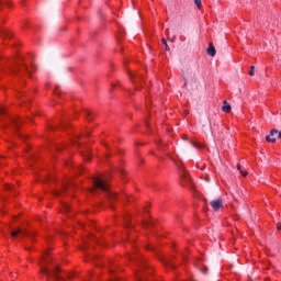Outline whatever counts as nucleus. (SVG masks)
Wrapping results in <instances>:
<instances>
[{"label":"nucleus","mask_w":281,"mask_h":281,"mask_svg":"<svg viewBox=\"0 0 281 281\" xmlns=\"http://www.w3.org/2000/svg\"><path fill=\"white\" fill-rule=\"evenodd\" d=\"M158 146L159 148H162L164 150H166V143H160Z\"/></svg>","instance_id":"obj_18"},{"label":"nucleus","mask_w":281,"mask_h":281,"mask_svg":"<svg viewBox=\"0 0 281 281\" xmlns=\"http://www.w3.org/2000/svg\"><path fill=\"white\" fill-rule=\"evenodd\" d=\"M240 175L244 176V177H247V171H240Z\"/></svg>","instance_id":"obj_22"},{"label":"nucleus","mask_w":281,"mask_h":281,"mask_svg":"<svg viewBox=\"0 0 281 281\" xmlns=\"http://www.w3.org/2000/svg\"><path fill=\"white\" fill-rule=\"evenodd\" d=\"M165 49H166L167 52H170V47L168 46V44H165Z\"/></svg>","instance_id":"obj_21"},{"label":"nucleus","mask_w":281,"mask_h":281,"mask_svg":"<svg viewBox=\"0 0 281 281\" xmlns=\"http://www.w3.org/2000/svg\"><path fill=\"white\" fill-rule=\"evenodd\" d=\"M14 126H19V121H14Z\"/></svg>","instance_id":"obj_26"},{"label":"nucleus","mask_w":281,"mask_h":281,"mask_svg":"<svg viewBox=\"0 0 281 281\" xmlns=\"http://www.w3.org/2000/svg\"><path fill=\"white\" fill-rule=\"evenodd\" d=\"M128 76H130V80H132V83L134 85L135 89L138 88V85H139V81L142 80V75L135 72H131V71H127Z\"/></svg>","instance_id":"obj_5"},{"label":"nucleus","mask_w":281,"mask_h":281,"mask_svg":"<svg viewBox=\"0 0 281 281\" xmlns=\"http://www.w3.org/2000/svg\"><path fill=\"white\" fill-rule=\"evenodd\" d=\"M8 67L12 74H25L30 76L32 71H36V66L32 65L31 68H27V65L23 64V59H12L8 63Z\"/></svg>","instance_id":"obj_3"},{"label":"nucleus","mask_w":281,"mask_h":281,"mask_svg":"<svg viewBox=\"0 0 281 281\" xmlns=\"http://www.w3.org/2000/svg\"><path fill=\"white\" fill-rule=\"evenodd\" d=\"M161 41H162V44H164V45H167V44H168V42L166 41V38H162Z\"/></svg>","instance_id":"obj_23"},{"label":"nucleus","mask_w":281,"mask_h":281,"mask_svg":"<svg viewBox=\"0 0 281 281\" xmlns=\"http://www.w3.org/2000/svg\"><path fill=\"white\" fill-rule=\"evenodd\" d=\"M150 224H147V227L149 226Z\"/></svg>","instance_id":"obj_30"},{"label":"nucleus","mask_w":281,"mask_h":281,"mask_svg":"<svg viewBox=\"0 0 281 281\" xmlns=\"http://www.w3.org/2000/svg\"><path fill=\"white\" fill-rule=\"evenodd\" d=\"M178 170L180 172V178L184 179V181H187V183H190V177H188V173L186 171H183V169H181V167L178 166Z\"/></svg>","instance_id":"obj_7"},{"label":"nucleus","mask_w":281,"mask_h":281,"mask_svg":"<svg viewBox=\"0 0 281 281\" xmlns=\"http://www.w3.org/2000/svg\"><path fill=\"white\" fill-rule=\"evenodd\" d=\"M145 124H146L147 128H149L150 124H148V121H146Z\"/></svg>","instance_id":"obj_27"},{"label":"nucleus","mask_w":281,"mask_h":281,"mask_svg":"<svg viewBox=\"0 0 281 281\" xmlns=\"http://www.w3.org/2000/svg\"><path fill=\"white\" fill-rule=\"evenodd\" d=\"M3 3H4L8 8H12V2H10V0H0V8L3 5Z\"/></svg>","instance_id":"obj_12"},{"label":"nucleus","mask_w":281,"mask_h":281,"mask_svg":"<svg viewBox=\"0 0 281 281\" xmlns=\"http://www.w3.org/2000/svg\"><path fill=\"white\" fill-rule=\"evenodd\" d=\"M106 181H109V178L104 176L94 177L91 193L94 194L97 190H102L103 192H105V196L106 199H109V201L117 200V194L113 193L111 189H109V184L106 183Z\"/></svg>","instance_id":"obj_2"},{"label":"nucleus","mask_w":281,"mask_h":281,"mask_svg":"<svg viewBox=\"0 0 281 281\" xmlns=\"http://www.w3.org/2000/svg\"><path fill=\"white\" fill-rule=\"evenodd\" d=\"M277 229L280 232L281 231V224L277 225Z\"/></svg>","instance_id":"obj_25"},{"label":"nucleus","mask_w":281,"mask_h":281,"mask_svg":"<svg viewBox=\"0 0 281 281\" xmlns=\"http://www.w3.org/2000/svg\"><path fill=\"white\" fill-rule=\"evenodd\" d=\"M248 76H256V67L255 66H250V69L248 71Z\"/></svg>","instance_id":"obj_14"},{"label":"nucleus","mask_w":281,"mask_h":281,"mask_svg":"<svg viewBox=\"0 0 281 281\" xmlns=\"http://www.w3.org/2000/svg\"><path fill=\"white\" fill-rule=\"evenodd\" d=\"M71 206L67 203L63 204V212H65L66 214H68V212H70Z\"/></svg>","instance_id":"obj_13"},{"label":"nucleus","mask_w":281,"mask_h":281,"mask_svg":"<svg viewBox=\"0 0 281 281\" xmlns=\"http://www.w3.org/2000/svg\"><path fill=\"white\" fill-rule=\"evenodd\" d=\"M207 54L209 56H212V57L216 56V48L214 47V44L209 45Z\"/></svg>","instance_id":"obj_10"},{"label":"nucleus","mask_w":281,"mask_h":281,"mask_svg":"<svg viewBox=\"0 0 281 281\" xmlns=\"http://www.w3.org/2000/svg\"><path fill=\"white\" fill-rule=\"evenodd\" d=\"M67 278H72V276L71 274H67Z\"/></svg>","instance_id":"obj_29"},{"label":"nucleus","mask_w":281,"mask_h":281,"mask_svg":"<svg viewBox=\"0 0 281 281\" xmlns=\"http://www.w3.org/2000/svg\"><path fill=\"white\" fill-rule=\"evenodd\" d=\"M194 148H203V145L199 144V143H193Z\"/></svg>","instance_id":"obj_17"},{"label":"nucleus","mask_w":281,"mask_h":281,"mask_svg":"<svg viewBox=\"0 0 281 281\" xmlns=\"http://www.w3.org/2000/svg\"><path fill=\"white\" fill-rule=\"evenodd\" d=\"M222 111L224 113H232V105L227 103V101H224V105L222 106Z\"/></svg>","instance_id":"obj_11"},{"label":"nucleus","mask_w":281,"mask_h":281,"mask_svg":"<svg viewBox=\"0 0 281 281\" xmlns=\"http://www.w3.org/2000/svg\"><path fill=\"white\" fill-rule=\"evenodd\" d=\"M278 139H281V132H279L278 130H272L270 132V135L266 137V142H270V144H276Z\"/></svg>","instance_id":"obj_4"},{"label":"nucleus","mask_w":281,"mask_h":281,"mask_svg":"<svg viewBox=\"0 0 281 281\" xmlns=\"http://www.w3.org/2000/svg\"><path fill=\"white\" fill-rule=\"evenodd\" d=\"M7 190H12V186L7 184Z\"/></svg>","instance_id":"obj_24"},{"label":"nucleus","mask_w":281,"mask_h":281,"mask_svg":"<svg viewBox=\"0 0 281 281\" xmlns=\"http://www.w3.org/2000/svg\"><path fill=\"white\" fill-rule=\"evenodd\" d=\"M83 159H86V161H89L91 159V155L89 154H83Z\"/></svg>","instance_id":"obj_15"},{"label":"nucleus","mask_w":281,"mask_h":281,"mask_svg":"<svg viewBox=\"0 0 281 281\" xmlns=\"http://www.w3.org/2000/svg\"><path fill=\"white\" fill-rule=\"evenodd\" d=\"M19 234H22V236H30V233L23 232V231H21V229L12 231V232H11V236H12L13 238H16V237L19 236Z\"/></svg>","instance_id":"obj_9"},{"label":"nucleus","mask_w":281,"mask_h":281,"mask_svg":"<svg viewBox=\"0 0 281 281\" xmlns=\"http://www.w3.org/2000/svg\"><path fill=\"white\" fill-rule=\"evenodd\" d=\"M0 113H1V115H3V113H5V108L0 106Z\"/></svg>","instance_id":"obj_19"},{"label":"nucleus","mask_w":281,"mask_h":281,"mask_svg":"<svg viewBox=\"0 0 281 281\" xmlns=\"http://www.w3.org/2000/svg\"><path fill=\"white\" fill-rule=\"evenodd\" d=\"M211 207L214 210V212H218L221 207H223V200L217 199L211 202Z\"/></svg>","instance_id":"obj_6"},{"label":"nucleus","mask_w":281,"mask_h":281,"mask_svg":"<svg viewBox=\"0 0 281 281\" xmlns=\"http://www.w3.org/2000/svg\"><path fill=\"white\" fill-rule=\"evenodd\" d=\"M40 271L45 278H54L55 281L63 280L60 274V268L52 260L49 255V248L44 250V254L40 260Z\"/></svg>","instance_id":"obj_1"},{"label":"nucleus","mask_w":281,"mask_h":281,"mask_svg":"<svg viewBox=\"0 0 281 281\" xmlns=\"http://www.w3.org/2000/svg\"><path fill=\"white\" fill-rule=\"evenodd\" d=\"M194 3L196 5V8L201 9V5H202L201 0H194Z\"/></svg>","instance_id":"obj_16"},{"label":"nucleus","mask_w":281,"mask_h":281,"mask_svg":"<svg viewBox=\"0 0 281 281\" xmlns=\"http://www.w3.org/2000/svg\"><path fill=\"white\" fill-rule=\"evenodd\" d=\"M237 170H239V172L241 171V170H240V165H237Z\"/></svg>","instance_id":"obj_28"},{"label":"nucleus","mask_w":281,"mask_h":281,"mask_svg":"<svg viewBox=\"0 0 281 281\" xmlns=\"http://www.w3.org/2000/svg\"><path fill=\"white\" fill-rule=\"evenodd\" d=\"M0 36L2 38H12V33H10V31H8L5 29H1L0 30Z\"/></svg>","instance_id":"obj_8"},{"label":"nucleus","mask_w":281,"mask_h":281,"mask_svg":"<svg viewBox=\"0 0 281 281\" xmlns=\"http://www.w3.org/2000/svg\"><path fill=\"white\" fill-rule=\"evenodd\" d=\"M72 144H74V146H80V142H78V140H74Z\"/></svg>","instance_id":"obj_20"}]
</instances>
